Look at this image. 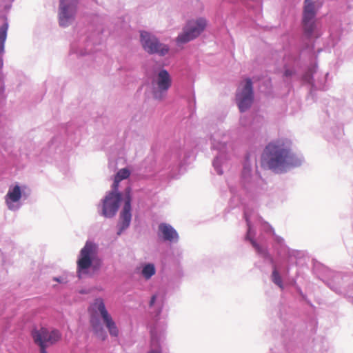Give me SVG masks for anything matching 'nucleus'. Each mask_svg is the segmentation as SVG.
<instances>
[{
  "mask_svg": "<svg viewBox=\"0 0 353 353\" xmlns=\"http://www.w3.org/2000/svg\"><path fill=\"white\" fill-rule=\"evenodd\" d=\"M263 159L270 169L281 171L293 164L294 156L287 141L276 140L266 145Z\"/></svg>",
  "mask_w": 353,
  "mask_h": 353,
  "instance_id": "f257e3e1",
  "label": "nucleus"
},
{
  "mask_svg": "<svg viewBox=\"0 0 353 353\" xmlns=\"http://www.w3.org/2000/svg\"><path fill=\"white\" fill-rule=\"evenodd\" d=\"M321 6L320 1L304 0L301 24L304 34L308 37H312L316 29V16Z\"/></svg>",
  "mask_w": 353,
  "mask_h": 353,
  "instance_id": "f03ea898",
  "label": "nucleus"
},
{
  "mask_svg": "<svg viewBox=\"0 0 353 353\" xmlns=\"http://www.w3.org/2000/svg\"><path fill=\"white\" fill-rule=\"evenodd\" d=\"M31 335L34 343L39 346L40 353H48L46 347L57 343L61 339V333L58 330H48L43 327L32 330Z\"/></svg>",
  "mask_w": 353,
  "mask_h": 353,
  "instance_id": "7ed1b4c3",
  "label": "nucleus"
},
{
  "mask_svg": "<svg viewBox=\"0 0 353 353\" xmlns=\"http://www.w3.org/2000/svg\"><path fill=\"white\" fill-rule=\"evenodd\" d=\"M207 21L204 18L192 19L187 22L183 32L176 38L178 43H186L197 38L205 29Z\"/></svg>",
  "mask_w": 353,
  "mask_h": 353,
  "instance_id": "20e7f679",
  "label": "nucleus"
},
{
  "mask_svg": "<svg viewBox=\"0 0 353 353\" xmlns=\"http://www.w3.org/2000/svg\"><path fill=\"white\" fill-rule=\"evenodd\" d=\"M236 101L241 112L251 107L254 101V92L250 79H245L240 83L236 94Z\"/></svg>",
  "mask_w": 353,
  "mask_h": 353,
  "instance_id": "39448f33",
  "label": "nucleus"
},
{
  "mask_svg": "<svg viewBox=\"0 0 353 353\" xmlns=\"http://www.w3.org/2000/svg\"><path fill=\"white\" fill-rule=\"evenodd\" d=\"M172 79L166 70H160L152 81V94L154 99L162 100L171 87Z\"/></svg>",
  "mask_w": 353,
  "mask_h": 353,
  "instance_id": "423d86ee",
  "label": "nucleus"
},
{
  "mask_svg": "<svg viewBox=\"0 0 353 353\" xmlns=\"http://www.w3.org/2000/svg\"><path fill=\"white\" fill-rule=\"evenodd\" d=\"M96 254V245L89 241L86 242L84 247L81 250L79 259L77 261L79 277L81 276V274L87 272V270L94 261Z\"/></svg>",
  "mask_w": 353,
  "mask_h": 353,
  "instance_id": "0eeeda50",
  "label": "nucleus"
},
{
  "mask_svg": "<svg viewBox=\"0 0 353 353\" xmlns=\"http://www.w3.org/2000/svg\"><path fill=\"white\" fill-rule=\"evenodd\" d=\"M92 309L94 313H98L112 336L117 337L119 334V329L106 309L105 303L101 298L96 299L92 305Z\"/></svg>",
  "mask_w": 353,
  "mask_h": 353,
  "instance_id": "6e6552de",
  "label": "nucleus"
},
{
  "mask_svg": "<svg viewBox=\"0 0 353 353\" xmlns=\"http://www.w3.org/2000/svg\"><path fill=\"white\" fill-rule=\"evenodd\" d=\"M141 43L143 49L150 54L165 55L169 50L165 45L159 43L154 36L145 31L141 32Z\"/></svg>",
  "mask_w": 353,
  "mask_h": 353,
  "instance_id": "1a4fd4ad",
  "label": "nucleus"
},
{
  "mask_svg": "<svg viewBox=\"0 0 353 353\" xmlns=\"http://www.w3.org/2000/svg\"><path fill=\"white\" fill-rule=\"evenodd\" d=\"M76 0H60L59 23L61 26H67L73 19L76 12Z\"/></svg>",
  "mask_w": 353,
  "mask_h": 353,
  "instance_id": "9d476101",
  "label": "nucleus"
},
{
  "mask_svg": "<svg viewBox=\"0 0 353 353\" xmlns=\"http://www.w3.org/2000/svg\"><path fill=\"white\" fill-rule=\"evenodd\" d=\"M121 201V194L110 192L104 199L102 214L105 217H112L117 213Z\"/></svg>",
  "mask_w": 353,
  "mask_h": 353,
  "instance_id": "9b49d317",
  "label": "nucleus"
},
{
  "mask_svg": "<svg viewBox=\"0 0 353 353\" xmlns=\"http://www.w3.org/2000/svg\"><path fill=\"white\" fill-rule=\"evenodd\" d=\"M131 189L130 188H128L125 189V204L123 208V210L121 213V228L118 234H120L121 231L126 229L131 221Z\"/></svg>",
  "mask_w": 353,
  "mask_h": 353,
  "instance_id": "f8f14e48",
  "label": "nucleus"
},
{
  "mask_svg": "<svg viewBox=\"0 0 353 353\" xmlns=\"http://www.w3.org/2000/svg\"><path fill=\"white\" fill-rule=\"evenodd\" d=\"M159 230L164 241H176L179 239L176 231L169 224L165 223L159 224Z\"/></svg>",
  "mask_w": 353,
  "mask_h": 353,
  "instance_id": "ddd939ff",
  "label": "nucleus"
},
{
  "mask_svg": "<svg viewBox=\"0 0 353 353\" xmlns=\"http://www.w3.org/2000/svg\"><path fill=\"white\" fill-rule=\"evenodd\" d=\"M21 198V188L16 185L10 188L5 196L6 203L10 210L14 209V203L18 202Z\"/></svg>",
  "mask_w": 353,
  "mask_h": 353,
  "instance_id": "4468645a",
  "label": "nucleus"
},
{
  "mask_svg": "<svg viewBox=\"0 0 353 353\" xmlns=\"http://www.w3.org/2000/svg\"><path fill=\"white\" fill-rule=\"evenodd\" d=\"M90 324L94 334L101 340L105 341L108 336L100 321L98 319H92Z\"/></svg>",
  "mask_w": 353,
  "mask_h": 353,
  "instance_id": "2eb2a0df",
  "label": "nucleus"
},
{
  "mask_svg": "<svg viewBox=\"0 0 353 353\" xmlns=\"http://www.w3.org/2000/svg\"><path fill=\"white\" fill-rule=\"evenodd\" d=\"M156 272L154 265L151 263L146 264L143 266L141 274L146 279H150Z\"/></svg>",
  "mask_w": 353,
  "mask_h": 353,
  "instance_id": "dca6fc26",
  "label": "nucleus"
},
{
  "mask_svg": "<svg viewBox=\"0 0 353 353\" xmlns=\"http://www.w3.org/2000/svg\"><path fill=\"white\" fill-rule=\"evenodd\" d=\"M8 23H5L1 27H0V52L3 50L4 42L6 39Z\"/></svg>",
  "mask_w": 353,
  "mask_h": 353,
  "instance_id": "f3484780",
  "label": "nucleus"
},
{
  "mask_svg": "<svg viewBox=\"0 0 353 353\" xmlns=\"http://www.w3.org/2000/svg\"><path fill=\"white\" fill-rule=\"evenodd\" d=\"M130 174V171L128 169H121L117 173V175L115 176V183H119L121 181L128 178Z\"/></svg>",
  "mask_w": 353,
  "mask_h": 353,
  "instance_id": "a211bd4d",
  "label": "nucleus"
},
{
  "mask_svg": "<svg viewBox=\"0 0 353 353\" xmlns=\"http://www.w3.org/2000/svg\"><path fill=\"white\" fill-rule=\"evenodd\" d=\"M272 281L276 285L279 286L281 288H283V282H282L281 277L276 268H274L273 270L272 274Z\"/></svg>",
  "mask_w": 353,
  "mask_h": 353,
  "instance_id": "6ab92c4d",
  "label": "nucleus"
},
{
  "mask_svg": "<svg viewBox=\"0 0 353 353\" xmlns=\"http://www.w3.org/2000/svg\"><path fill=\"white\" fill-rule=\"evenodd\" d=\"M156 299H157V296L156 295H153L152 297H151V299H150V306L152 307L154 305L155 301H156Z\"/></svg>",
  "mask_w": 353,
  "mask_h": 353,
  "instance_id": "aec40b11",
  "label": "nucleus"
},
{
  "mask_svg": "<svg viewBox=\"0 0 353 353\" xmlns=\"http://www.w3.org/2000/svg\"><path fill=\"white\" fill-rule=\"evenodd\" d=\"M285 75L286 77L290 76V75H292V72L290 70H286L285 71Z\"/></svg>",
  "mask_w": 353,
  "mask_h": 353,
  "instance_id": "412c9836",
  "label": "nucleus"
},
{
  "mask_svg": "<svg viewBox=\"0 0 353 353\" xmlns=\"http://www.w3.org/2000/svg\"><path fill=\"white\" fill-rule=\"evenodd\" d=\"M148 353H159V351H157V350H151V351H150V352H148Z\"/></svg>",
  "mask_w": 353,
  "mask_h": 353,
  "instance_id": "4be33fe9",
  "label": "nucleus"
},
{
  "mask_svg": "<svg viewBox=\"0 0 353 353\" xmlns=\"http://www.w3.org/2000/svg\"><path fill=\"white\" fill-rule=\"evenodd\" d=\"M118 184H119V183H115V181H114V188H117V186H118Z\"/></svg>",
  "mask_w": 353,
  "mask_h": 353,
  "instance_id": "5701e85b",
  "label": "nucleus"
},
{
  "mask_svg": "<svg viewBox=\"0 0 353 353\" xmlns=\"http://www.w3.org/2000/svg\"><path fill=\"white\" fill-rule=\"evenodd\" d=\"M253 245L256 248H258V245H256V243H255L254 242L252 243Z\"/></svg>",
  "mask_w": 353,
  "mask_h": 353,
  "instance_id": "b1692460",
  "label": "nucleus"
},
{
  "mask_svg": "<svg viewBox=\"0 0 353 353\" xmlns=\"http://www.w3.org/2000/svg\"><path fill=\"white\" fill-rule=\"evenodd\" d=\"M218 173H219V174H222V172H219H219H218Z\"/></svg>",
  "mask_w": 353,
  "mask_h": 353,
  "instance_id": "393cba45",
  "label": "nucleus"
}]
</instances>
